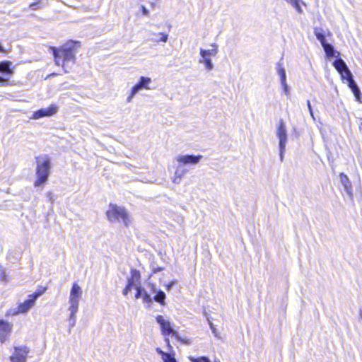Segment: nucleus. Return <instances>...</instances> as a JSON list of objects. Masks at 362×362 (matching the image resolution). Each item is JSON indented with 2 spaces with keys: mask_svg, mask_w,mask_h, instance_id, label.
<instances>
[{
  "mask_svg": "<svg viewBox=\"0 0 362 362\" xmlns=\"http://www.w3.org/2000/svg\"><path fill=\"white\" fill-rule=\"evenodd\" d=\"M79 47V41L69 40L59 49L52 47L56 64L64 66L69 62L74 64L76 50Z\"/></svg>",
  "mask_w": 362,
  "mask_h": 362,
  "instance_id": "1",
  "label": "nucleus"
},
{
  "mask_svg": "<svg viewBox=\"0 0 362 362\" xmlns=\"http://www.w3.org/2000/svg\"><path fill=\"white\" fill-rule=\"evenodd\" d=\"M51 170V159L48 155L36 158V177L34 186L42 187L48 180Z\"/></svg>",
  "mask_w": 362,
  "mask_h": 362,
  "instance_id": "2",
  "label": "nucleus"
},
{
  "mask_svg": "<svg viewBox=\"0 0 362 362\" xmlns=\"http://www.w3.org/2000/svg\"><path fill=\"white\" fill-rule=\"evenodd\" d=\"M106 214L110 222H122L126 227L131 223V218L124 207L110 204Z\"/></svg>",
  "mask_w": 362,
  "mask_h": 362,
  "instance_id": "3",
  "label": "nucleus"
},
{
  "mask_svg": "<svg viewBox=\"0 0 362 362\" xmlns=\"http://www.w3.org/2000/svg\"><path fill=\"white\" fill-rule=\"evenodd\" d=\"M203 158L202 155H178L176 156V160L180 163L176 168L175 175L177 176H180L183 177V176L188 172L187 169L183 168L181 164L187 165H196Z\"/></svg>",
  "mask_w": 362,
  "mask_h": 362,
  "instance_id": "4",
  "label": "nucleus"
},
{
  "mask_svg": "<svg viewBox=\"0 0 362 362\" xmlns=\"http://www.w3.org/2000/svg\"><path fill=\"white\" fill-rule=\"evenodd\" d=\"M276 136L279 139V158L283 162L284 153L286 152V144L288 141V134L286 124L283 119L279 121V126L276 129Z\"/></svg>",
  "mask_w": 362,
  "mask_h": 362,
  "instance_id": "5",
  "label": "nucleus"
},
{
  "mask_svg": "<svg viewBox=\"0 0 362 362\" xmlns=\"http://www.w3.org/2000/svg\"><path fill=\"white\" fill-rule=\"evenodd\" d=\"M30 349L26 346H15L14 352L10 356L11 362H26Z\"/></svg>",
  "mask_w": 362,
  "mask_h": 362,
  "instance_id": "6",
  "label": "nucleus"
},
{
  "mask_svg": "<svg viewBox=\"0 0 362 362\" xmlns=\"http://www.w3.org/2000/svg\"><path fill=\"white\" fill-rule=\"evenodd\" d=\"M156 322L160 325L163 335L173 334L175 338H178V333L172 328L170 322L165 320L162 315H159L156 317Z\"/></svg>",
  "mask_w": 362,
  "mask_h": 362,
  "instance_id": "7",
  "label": "nucleus"
},
{
  "mask_svg": "<svg viewBox=\"0 0 362 362\" xmlns=\"http://www.w3.org/2000/svg\"><path fill=\"white\" fill-rule=\"evenodd\" d=\"M333 66L341 74L343 79L348 80L353 76L344 61L339 58L333 62Z\"/></svg>",
  "mask_w": 362,
  "mask_h": 362,
  "instance_id": "8",
  "label": "nucleus"
},
{
  "mask_svg": "<svg viewBox=\"0 0 362 362\" xmlns=\"http://www.w3.org/2000/svg\"><path fill=\"white\" fill-rule=\"evenodd\" d=\"M58 111V107L52 104L47 108H42L34 112L32 118L34 119H38L44 117H50L55 115Z\"/></svg>",
  "mask_w": 362,
  "mask_h": 362,
  "instance_id": "9",
  "label": "nucleus"
},
{
  "mask_svg": "<svg viewBox=\"0 0 362 362\" xmlns=\"http://www.w3.org/2000/svg\"><path fill=\"white\" fill-rule=\"evenodd\" d=\"M12 325L1 320H0V341L4 343L7 339L11 332Z\"/></svg>",
  "mask_w": 362,
  "mask_h": 362,
  "instance_id": "10",
  "label": "nucleus"
},
{
  "mask_svg": "<svg viewBox=\"0 0 362 362\" xmlns=\"http://www.w3.org/2000/svg\"><path fill=\"white\" fill-rule=\"evenodd\" d=\"M151 82V78L141 76L139 81L137 83H136L133 87V94H136L141 89H150L148 86V84Z\"/></svg>",
  "mask_w": 362,
  "mask_h": 362,
  "instance_id": "11",
  "label": "nucleus"
},
{
  "mask_svg": "<svg viewBox=\"0 0 362 362\" xmlns=\"http://www.w3.org/2000/svg\"><path fill=\"white\" fill-rule=\"evenodd\" d=\"M348 82V86L351 90L353 94L355 96L356 100L359 102L362 103V94L360 90V88H358V85L356 84V81L354 80L353 76L348 80H346Z\"/></svg>",
  "mask_w": 362,
  "mask_h": 362,
  "instance_id": "12",
  "label": "nucleus"
},
{
  "mask_svg": "<svg viewBox=\"0 0 362 362\" xmlns=\"http://www.w3.org/2000/svg\"><path fill=\"white\" fill-rule=\"evenodd\" d=\"M35 303V301L33 298H28V300L18 305V311L15 312L13 315L26 313L34 305Z\"/></svg>",
  "mask_w": 362,
  "mask_h": 362,
  "instance_id": "13",
  "label": "nucleus"
},
{
  "mask_svg": "<svg viewBox=\"0 0 362 362\" xmlns=\"http://www.w3.org/2000/svg\"><path fill=\"white\" fill-rule=\"evenodd\" d=\"M339 178H340V182L342 185V186L344 187L345 192L349 197H352V187H351V183L349 180V179L343 173H340Z\"/></svg>",
  "mask_w": 362,
  "mask_h": 362,
  "instance_id": "14",
  "label": "nucleus"
},
{
  "mask_svg": "<svg viewBox=\"0 0 362 362\" xmlns=\"http://www.w3.org/2000/svg\"><path fill=\"white\" fill-rule=\"evenodd\" d=\"M12 62L10 61H4L0 62V73L6 75H12L13 69L11 68Z\"/></svg>",
  "mask_w": 362,
  "mask_h": 362,
  "instance_id": "15",
  "label": "nucleus"
},
{
  "mask_svg": "<svg viewBox=\"0 0 362 362\" xmlns=\"http://www.w3.org/2000/svg\"><path fill=\"white\" fill-rule=\"evenodd\" d=\"M322 46L328 58H332L335 57V54L337 53V52L335 51L334 47L332 45L326 42L323 44Z\"/></svg>",
  "mask_w": 362,
  "mask_h": 362,
  "instance_id": "16",
  "label": "nucleus"
},
{
  "mask_svg": "<svg viewBox=\"0 0 362 362\" xmlns=\"http://www.w3.org/2000/svg\"><path fill=\"white\" fill-rule=\"evenodd\" d=\"M211 46L214 47L215 48L211 49H204L202 48L200 49V55L202 58H207L208 56H215L217 54L218 50L216 48V45L213 44Z\"/></svg>",
  "mask_w": 362,
  "mask_h": 362,
  "instance_id": "17",
  "label": "nucleus"
},
{
  "mask_svg": "<svg viewBox=\"0 0 362 362\" xmlns=\"http://www.w3.org/2000/svg\"><path fill=\"white\" fill-rule=\"evenodd\" d=\"M314 34L317 39L320 42L322 45L327 42L325 35L322 28L317 27L315 28Z\"/></svg>",
  "mask_w": 362,
  "mask_h": 362,
  "instance_id": "18",
  "label": "nucleus"
},
{
  "mask_svg": "<svg viewBox=\"0 0 362 362\" xmlns=\"http://www.w3.org/2000/svg\"><path fill=\"white\" fill-rule=\"evenodd\" d=\"M276 66L277 73L280 77L281 83L286 82V70L283 66L282 63L279 62L277 63Z\"/></svg>",
  "mask_w": 362,
  "mask_h": 362,
  "instance_id": "19",
  "label": "nucleus"
},
{
  "mask_svg": "<svg viewBox=\"0 0 362 362\" xmlns=\"http://www.w3.org/2000/svg\"><path fill=\"white\" fill-rule=\"evenodd\" d=\"M82 295V291L81 287L76 283H74L71 289L70 296L76 298H80Z\"/></svg>",
  "mask_w": 362,
  "mask_h": 362,
  "instance_id": "20",
  "label": "nucleus"
},
{
  "mask_svg": "<svg viewBox=\"0 0 362 362\" xmlns=\"http://www.w3.org/2000/svg\"><path fill=\"white\" fill-rule=\"evenodd\" d=\"M165 298V293L163 291L159 290L157 293H156V295L153 297V300L161 305H164Z\"/></svg>",
  "mask_w": 362,
  "mask_h": 362,
  "instance_id": "21",
  "label": "nucleus"
},
{
  "mask_svg": "<svg viewBox=\"0 0 362 362\" xmlns=\"http://www.w3.org/2000/svg\"><path fill=\"white\" fill-rule=\"evenodd\" d=\"M199 62L200 64H204L205 65L206 69L208 71H211L214 69V64L212 63V61L210 58H202L199 60Z\"/></svg>",
  "mask_w": 362,
  "mask_h": 362,
  "instance_id": "22",
  "label": "nucleus"
},
{
  "mask_svg": "<svg viewBox=\"0 0 362 362\" xmlns=\"http://www.w3.org/2000/svg\"><path fill=\"white\" fill-rule=\"evenodd\" d=\"M286 2L290 4L298 13L301 14L303 13V11L300 5V0H287Z\"/></svg>",
  "mask_w": 362,
  "mask_h": 362,
  "instance_id": "23",
  "label": "nucleus"
},
{
  "mask_svg": "<svg viewBox=\"0 0 362 362\" xmlns=\"http://www.w3.org/2000/svg\"><path fill=\"white\" fill-rule=\"evenodd\" d=\"M130 278L134 280L135 281L138 282L139 284H140L141 274H140L139 271H138L135 269H132Z\"/></svg>",
  "mask_w": 362,
  "mask_h": 362,
  "instance_id": "24",
  "label": "nucleus"
},
{
  "mask_svg": "<svg viewBox=\"0 0 362 362\" xmlns=\"http://www.w3.org/2000/svg\"><path fill=\"white\" fill-rule=\"evenodd\" d=\"M69 329H68V332L69 333H71V329L75 326L76 325V315H69Z\"/></svg>",
  "mask_w": 362,
  "mask_h": 362,
  "instance_id": "25",
  "label": "nucleus"
},
{
  "mask_svg": "<svg viewBox=\"0 0 362 362\" xmlns=\"http://www.w3.org/2000/svg\"><path fill=\"white\" fill-rule=\"evenodd\" d=\"M45 290H46L45 288H44L42 289H39V290L36 291L35 293H33V294L29 295L28 298H31L35 301L37 298H39L40 296H42L45 293Z\"/></svg>",
  "mask_w": 362,
  "mask_h": 362,
  "instance_id": "26",
  "label": "nucleus"
},
{
  "mask_svg": "<svg viewBox=\"0 0 362 362\" xmlns=\"http://www.w3.org/2000/svg\"><path fill=\"white\" fill-rule=\"evenodd\" d=\"M136 293L135 295V298L136 299H138L139 298H142L144 296V293L146 291L144 288H143L141 286L140 284H139V286H136Z\"/></svg>",
  "mask_w": 362,
  "mask_h": 362,
  "instance_id": "27",
  "label": "nucleus"
},
{
  "mask_svg": "<svg viewBox=\"0 0 362 362\" xmlns=\"http://www.w3.org/2000/svg\"><path fill=\"white\" fill-rule=\"evenodd\" d=\"M163 362H177L174 357V354L168 353L163 358Z\"/></svg>",
  "mask_w": 362,
  "mask_h": 362,
  "instance_id": "28",
  "label": "nucleus"
},
{
  "mask_svg": "<svg viewBox=\"0 0 362 362\" xmlns=\"http://www.w3.org/2000/svg\"><path fill=\"white\" fill-rule=\"evenodd\" d=\"M144 303L151 304L153 298L146 291L142 297Z\"/></svg>",
  "mask_w": 362,
  "mask_h": 362,
  "instance_id": "29",
  "label": "nucleus"
},
{
  "mask_svg": "<svg viewBox=\"0 0 362 362\" xmlns=\"http://www.w3.org/2000/svg\"><path fill=\"white\" fill-rule=\"evenodd\" d=\"M78 306L79 305H70L69 308V311L70 312L69 315H76L78 310Z\"/></svg>",
  "mask_w": 362,
  "mask_h": 362,
  "instance_id": "30",
  "label": "nucleus"
},
{
  "mask_svg": "<svg viewBox=\"0 0 362 362\" xmlns=\"http://www.w3.org/2000/svg\"><path fill=\"white\" fill-rule=\"evenodd\" d=\"M42 6L41 5V3H40V1H35L34 3H32L29 5V8L32 10H37V9H39L42 7Z\"/></svg>",
  "mask_w": 362,
  "mask_h": 362,
  "instance_id": "31",
  "label": "nucleus"
},
{
  "mask_svg": "<svg viewBox=\"0 0 362 362\" xmlns=\"http://www.w3.org/2000/svg\"><path fill=\"white\" fill-rule=\"evenodd\" d=\"M80 298L69 296V303L70 305H79Z\"/></svg>",
  "mask_w": 362,
  "mask_h": 362,
  "instance_id": "32",
  "label": "nucleus"
},
{
  "mask_svg": "<svg viewBox=\"0 0 362 362\" xmlns=\"http://www.w3.org/2000/svg\"><path fill=\"white\" fill-rule=\"evenodd\" d=\"M281 84V86H282V88H283V90H284V93L286 95H289V94H290V88H289V86L287 84V83L284 82V83H282Z\"/></svg>",
  "mask_w": 362,
  "mask_h": 362,
  "instance_id": "33",
  "label": "nucleus"
},
{
  "mask_svg": "<svg viewBox=\"0 0 362 362\" xmlns=\"http://www.w3.org/2000/svg\"><path fill=\"white\" fill-rule=\"evenodd\" d=\"M151 269H152V272H153V274H156V273H158V272H161V271H163V270L164 269V268H163V267H155V265H154L153 264H152L151 265Z\"/></svg>",
  "mask_w": 362,
  "mask_h": 362,
  "instance_id": "34",
  "label": "nucleus"
},
{
  "mask_svg": "<svg viewBox=\"0 0 362 362\" xmlns=\"http://www.w3.org/2000/svg\"><path fill=\"white\" fill-rule=\"evenodd\" d=\"M159 35H162V37L159 40H155V41L163 42H166L168 41V35L167 34L160 33H159Z\"/></svg>",
  "mask_w": 362,
  "mask_h": 362,
  "instance_id": "35",
  "label": "nucleus"
},
{
  "mask_svg": "<svg viewBox=\"0 0 362 362\" xmlns=\"http://www.w3.org/2000/svg\"><path fill=\"white\" fill-rule=\"evenodd\" d=\"M136 281H135L134 280L132 279L131 278H128L127 279V285H129L130 288H132L133 286H139V284H136Z\"/></svg>",
  "mask_w": 362,
  "mask_h": 362,
  "instance_id": "36",
  "label": "nucleus"
},
{
  "mask_svg": "<svg viewBox=\"0 0 362 362\" xmlns=\"http://www.w3.org/2000/svg\"><path fill=\"white\" fill-rule=\"evenodd\" d=\"M177 340L180 341L182 344L189 345L191 344L190 339H183L178 334V338H176Z\"/></svg>",
  "mask_w": 362,
  "mask_h": 362,
  "instance_id": "37",
  "label": "nucleus"
},
{
  "mask_svg": "<svg viewBox=\"0 0 362 362\" xmlns=\"http://www.w3.org/2000/svg\"><path fill=\"white\" fill-rule=\"evenodd\" d=\"M182 179V177L174 175V177L173 178V182L175 184H180Z\"/></svg>",
  "mask_w": 362,
  "mask_h": 362,
  "instance_id": "38",
  "label": "nucleus"
},
{
  "mask_svg": "<svg viewBox=\"0 0 362 362\" xmlns=\"http://www.w3.org/2000/svg\"><path fill=\"white\" fill-rule=\"evenodd\" d=\"M209 326H210V328L212 331V333L214 334V336L216 337H218V331L216 330V329L214 327V325L211 323V322H209Z\"/></svg>",
  "mask_w": 362,
  "mask_h": 362,
  "instance_id": "39",
  "label": "nucleus"
},
{
  "mask_svg": "<svg viewBox=\"0 0 362 362\" xmlns=\"http://www.w3.org/2000/svg\"><path fill=\"white\" fill-rule=\"evenodd\" d=\"M0 278L2 281H6V274L1 267H0Z\"/></svg>",
  "mask_w": 362,
  "mask_h": 362,
  "instance_id": "40",
  "label": "nucleus"
},
{
  "mask_svg": "<svg viewBox=\"0 0 362 362\" xmlns=\"http://www.w3.org/2000/svg\"><path fill=\"white\" fill-rule=\"evenodd\" d=\"M177 281L175 280L171 281L168 284L166 285V289L169 291L174 285H175Z\"/></svg>",
  "mask_w": 362,
  "mask_h": 362,
  "instance_id": "41",
  "label": "nucleus"
},
{
  "mask_svg": "<svg viewBox=\"0 0 362 362\" xmlns=\"http://www.w3.org/2000/svg\"><path fill=\"white\" fill-rule=\"evenodd\" d=\"M8 79L5 78L0 76V83H2V85H8Z\"/></svg>",
  "mask_w": 362,
  "mask_h": 362,
  "instance_id": "42",
  "label": "nucleus"
},
{
  "mask_svg": "<svg viewBox=\"0 0 362 362\" xmlns=\"http://www.w3.org/2000/svg\"><path fill=\"white\" fill-rule=\"evenodd\" d=\"M156 352L161 356L162 358L166 356L168 353L162 351L160 348H156Z\"/></svg>",
  "mask_w": 362,
  "mask_h": 362,
  "instance_id": "43",
  "label": "nucleus"
},
{
  "mask_svg": "<svg viewBox=\"0 0 362 362\" xmlns=\"http://www.w3.org/2000/svg\"><path fill=\"white\" fill-rule=\"evenodd\" d=\"M307 105H308V108L310 115L314 118L313 112V109H312V106H311L310 100L307 101Z\"/></svg>",
  "mask_w": 362,
  "mask_h": 362,
  "instance_id": "44",
  "label": "nucleus"
},
{
  "mask_svg": "<svg viewBox=\"0 0 362 362\" xmlns=\"http://www.w3.org/2000/svg\"><path fill=\"white\" fill-rule=\"evenodd\" d=\"M132 289V288H130L129 285H127L126 287L124 288V289L123 290V295L124 296H127L129 291Z\"/></svg>",
  "mask_w": 362,
  "mask_h": 362,
  "instance_id": "45",
  "label": "nucleus"
},
{
  "mask_svg": "<svg viewBox=\"0 0 362 362\" xmlns=\"http://www.w3.org/2000/svg\"><path fill=\"white\" fill-rule=\"evenodd\" d=\"M141 10H142V13L144 16H148L149 11L144 6H141Z\"/></svg>",
  "mask_w": 362,
  "mask_h": 362,
  "instance_id": "46",
  "label": "nucleus"
},
{
  "mask_svg": "<svg viewBox=\"0 0 362 362\" xmlns=\"http://www.w3.org/2000/svg\"><path fill=\"white\" fill-rule=\"evenodd\" d=\"M135 95L136 94H133V88H132L131 94L129 95V96L127 97V101L128 103H130Z\"/></svg>",
  "mask_w": 362,
  "mask_h": 362,
  "instance_id": "47",
  "label": "nucleus"
},
{
  "mask_svg": "<svg viewBox=\"0 0 362 362\" xmlns=\"http://www.w3.org/2000/svg\"><path fill=\"white\" fill-rule=\"evenodd\" d=\"M189 359L191 362H199L200 357L195 358L194 356H189Z\"/></svg>",
  "mask_w": 362,
  "mask_h": 362,
  "instance_id": "48",
  "label": "nucleus"
},
{
  "mask_svg": "<svg viewBox=\"0 0 362 362\" xmlns=\"http://www.w3.org/2000/svg\"><path fill=\"white\" fill-rule=\"evenodd\" d=\"M199 362H211L206 356H201Z\"/></svg>",
  "mask_w": 362,
  "mask_h": 362,
  "instance_id": "49",
  "label": "nucleus"
},
{
  "mask_svg": "<svg viewBox=\"0 0 362 362\" xmlns=\"http://www.w3.org/2000/svg\"><path fill=\"white\" fill-rule=\"evenodd\" d=\"M151 291L155 293L158 292L154 285H152Z\"/></svg>",
  "mask_w": 362,
  "mask_h": 362,
  "instance_id": "50",
  "label": "nucleus"
},
{
  "mask_svg": "<svg viewBox=\"0 0 362 362\" xmlns=\"http://www.w3.org/2000/svg\"><path fill=\"white\" fill-rule=\"evenodd\" d=\"M165 341H166V343H167V344H168V346L169 347V349H172V346H171V345H170V341H169V339H165Z\"/></svg>",
  "mask_w": 362,
  "mask_h": 362,
  "instance_id": "51",
  "label": "nucleus"
},
{
  "mask_svg": "<svg viewBox=\"0 0 362 362\" xmlns=\"http://www.w3.org/2000/svg\"><path fill=\"white\" fill-rule=\"evenodd\" d=\"M0 52H6L5 49L2 47V45L0 44Z\"/></svg>",
  "mask_w": 362,
  "mask_h": 362,
  "instance_id": "52",
  "label": "nucleus"
},
{
  "mask_svg": "<svg viewBox=\"0 0 362 362\" xmlns=\"http://www.w3.org/2000/svg\"><path fill=\"white\" fill-rule=\"evenodd\" d=\"M359 317L362 320V308H360L359 310Z\"/></svg>",
  "mask_w": 362,
  "mask_h": 362,
  "instance_id": "53",
  "label": "nucleus"
},
{
  "mask_svg": "<svg viewBox=\"0 0 362 362\" xmlns=\"http://www.w3.org/2000/svg\"><path fill=\"white\" fill-rule=\"evenodd\" d=\"M301 2H302V4H303L304 6H306V4H305V2H303V1H301Z\"/></svg>",
  "mask_w": 362,
  "mask_h": 362,
  "instance_id": "54",
  "label": "nucleus"
},
{
  "mask_svg": "<svg viewBox=\"0 0 362 362\" xmlns=\"http://www.w3.org/2000/svg\"><path fill=\"white\" fill-rule=\"evenodd\" d=\"M215 362H219V361H216Z\"/></svg>",
  "mask_w": 362,
  "mask_h": 362,
  "instance_id": "55",
  "label": "nucleus"
},
{
  "mask_svg": "<svg viewBox=\"0 0 362 362\" xmlns=\"http://www.w3.org/2000/svg\"><path fill=\"white\" fill-rule=\"evenodd\" d=\"M285 1H286L287 0H285Z\"/></svg>",
  "mask_w": 362,
  "mask_h": 362,
  "instance_id": "56",
  "label": "nucleus"
}]
</instances>
